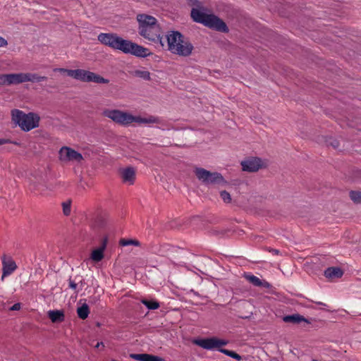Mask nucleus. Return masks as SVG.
Wrapping results in <instances>:
<instances>
[{
    "label": "nucleus",
    "mask_w": 361,
    "mask_h": 361,
    "mask_svg": "<svg viewBox=\"0 0 361 361\" xmlns=\"http://www.w3.org/2000/svg\"><path fill=\"white\" fill-rule=\"evenodd\" d=\"M7 143H11L17 146H20V143L17 141H12L9 139H5V138H0V145L7 144Z\"/></svg>",
    "instance_id": "obj_35"
},
{
    "label": "nucleus",
    "mask_w": 361,
    "mask_h": 361,
    "mask_svg": "<svg viewBox=\"0 0 361 361\" xmlns=\"http://www.w3.org/2000/svg\"><path fill=\"white\" fill-rule=\"evenodd\" d=\"M269 286H270L269 283H268L267 281H262V285L261 287L269 288Z\"/></svg>",
    "instance_id": "obj_42"
},
{
    "label": "nucleus",
    "mask_w": 361,
    "mask_h": 361,
    "mask_svg": "<svg viewBox=\"0 0 361 361\" xmlns=\"http://www.w3.org/2000/svg\"><path fill=\"white\" fill-rule=\"evenodd\" d=\"M220 197L226 203H229L231 202V195L226 190H222L220 192Z\"/></svg>",
    "instance_id": "obj_33"
},
{
    "label": "nucleus",
    "mask_w": 361,
    "mask_h": 361,
    "mask_svg": "<svg viewBox=\"0 0 361 361\" xmlns=\"http://www.w3.org/2000/svg\"><path fill=\"white\" fill-rule=\"evenodd\" d=\"M60 159L70 161H76L80 162L83 159L82 155L69 147H63L59 151Z\"/></svg>",
    "instance_id": "obj_9"
},
{
    "label": "nucleus",
    "mask_w": 361,
    "mask_h": 361,
    "mask_svg": "<svg viewBox=\"0 0 361 361\" xmlns=\"http://www.w3.org/2000/svg\"><path fill=\"white\" fill-rule=\"evenodd\" d=\"M146 361H166V360H165V359H164L159 356L147 353Z\"/></svg>",
    "instance_id": "obj_34"
},
{
    "label": "nucleus",
    "mask_w": 361,
    "mask_h": 361,
    "mask_svg": "<svg viewBox=\"0 0 361 361\" xmlns=\"http://www.w3.org/2000/svg\"><path fill=\"white\" fill-rule=\"evenodd\" d=\"M132 75L147 81L151 80L150 73L148 71L135 70L132 72Z\"/></svg>",
    "instance_id": "obj_24"
},
{
    "label": "nucleus",
    "mask_w": 361,
    "mask_h": 361,
    "mask_svg": "<svg viewBox=\"0 0 361 361\" xmlns=\"http://www.w3.org/2000/svg\"><path fill=\"white\" fill-rule=\"evenodd\" d=\"M38 79H39V82H42V81H46V80H47V79H48V78H47V77H46V76H39V75Z\"/></svg>",
    "instance_id": "obj_41"
},
{
    "label": "nucleus",
    "mask_w": 361,
    "mask_h": 361,
    "mask_svg": "<svg viewBox=\"0 0 361 361\" xmlns=\"http://www.w3.org/2000/svg\"><path fill=\"white\" fill-rule=\"evenodd\" d=\"M219 351L224 353V355H226L227 356H229L236 360H240L242 359V357L238 354L236 352L230 350L226 348H219Z\"/></svg>",
    "instance_id": "obj_27"
},
{
    "label": "nucleus",
    "mask_w": 361,
    "mask_h": 361,
    "mask_svg": "<svg viewBox=\"0 0 361 361\" xmlns=\"http://www.w3.org/2000/svg\"><path fill=\"white\" fill-rule=\"evenodd\" d=\"M20 309V303H19V302L15 303L13 305H12L10 307V310H12V311L19 310Z\"/></svg>",
    "instance_id": "obj_38"
},
{
    "label": "nucleus",
    "mask_w": 361,
    "mask_h": 361,
    "mask_svg": "<svg viewBox=\"0 0 361 361\" xmlns=\"http://www.w3.org/2000/svg\"><path fill=\"white\" fill-rule=\"evenodd\" d=\"M2 264H3L2 279L4 276L11 274L12 272H13L17 269L16 264L14 261L9 260L8 262H6L5 260V255H4V257H3Z\"/></svg>",
    "instance_id": "obj_19"
},
{
    "label": "nucleus",
    "mask_w": 361,
    "mask_h": 361,
    "mask_svg": "<svg viewBox=\"0 0 361 361\" xmlns=\"http://www.w3.org/2000/svg\"><path fill=\"white\" fill-rule=\"evenodd\" d=\"M168 49L172 54L180 56H188L194 49L192 44L179 31H171L166 36Z\"/></svg>",
    "instance_id": "obj_3"
},
{
    "label": "nucleus",
    "mask_w": 361,
    "mask_h": 361,
    "mask_svg": "<svg viewBox=\"0 0 361 361\" xmlns=\"http://www.w3.org/2000/svg\"><path fill=\"white\" fill-rule=\"evenodd\" d=\"M312 361H317V360H312Z\"/></svg>",
    "instance_id": "obj_47"
},
{
    "label": "nucleus",
    "mask_w": 361,
    "mask_h": 361,
    "mask_svg": "<svg viewBox=\"0 0 361 361\" xmlns=\"http://www.w3.org/2000/svg\"><path fill=\"white\" fill-rule=\"evenodd\" d=\"M121 176L124 183L133 185L135 180V170L133 167H127L121 171Z\"/></svg>",
    "instance_id": "obj_15"
},
{
    "label": "nucleus",
    "mask_w": 361,
    "mask_h": 361,
    "mask_svg": "<svg viewBox=\"0 0 361 361\" xmlns=\"http://www.w3.org/2000/svg\"><path fill=\"white\" fill-rule=\"evenodd\" d=\"M0 85H7L6 74H0Z\"/></svg>",
    "instance_id": "obj_37"
},
{
    "label": "nucleus",
    "mask_w": 361,
    "mask_h": 361,
    "mask_svg": "<svg viewBox=\"0 0 361 361\" xmlns=\"http://www.w3.org/2000/svg\"><path fill=\"white\" fill-rule=\"evenodd\" d=\"M212 14H207L202 11L200 9L192 8L190 16L194 22L201 23L207 26Z\"/></svg>",
    "instance_id": "obj_11"
},
{
    "label": "nucleus",
    "mask_w": 361,
    "mask_h": 361,
    "mask_svg": "<svg viewBox=\"0 0 361 361\" xmlns=\"http://www.w3.org/2000/svg\"><path fill=\"white\" fill-rule=\"evenodd\" d=\"M12 121L18 126L22 130L28 132L39 126L40 118L33 112L25 114L19 109H13L11 111Z\"/></svg>",
    "instance_id": "obj_4"
},
{
    "label": "nucleus",
    "mask_w": 361,
    "mask_h": 361,
    "mask_svg": "<svg viewBox=\"0 0 361 361\" xmlns=\"http://www.w3.org/2000/svg\"><path fill=\"white\" fill-rule=\"evenodd\" d=\"M137 20L139 23L138 33L145 39L149 41L159 42L162 47L163 36L161 35V27L158 24L157 20L152 16L145 13L138 14Z\"/></svg>",
    "instance_id": "obj_1"
},
{
    "label": "nucleus",
    "mask_w": 361,
    "mask_h": 361,
    "mask_svg": "<svg viewBox=\"0 0 361 361\" xmlns=\"http://www.w3.org/2000/svg\"><path fill=\"white\" fill-rule=\"evenodd\" d=\"M48 317L53 323H60L65 319L63 310H49L48 312Z\"/></svg>",
    "instance_id": "obj_21"
},
{
    "label": "nucleus",
    "mask_w": 361,
    "mask_h": 361,
    "mask_svg": "<svg viewBox=\"0 0 361 361\" xmlns=\"http://www.w3.org/2000/svg\"><path fill=\"white\" fill-rule=\"evenodd\" d=\"M244 277L255 286L261 287L262 285V281L253 274L245 273Z\"/></svg>",
    "instance_id": "obj_23"
},
{
    "label": "nucleus",
    "mask_w": 361,
    "mask_h": 361,
    "mask_svg": "<svg viewBox=\"0 0 361 361\" xmlns=\"http://www.w3.org/2000/svg\"><path fill=\"white\" fill-rule=\"evenodd\" d=\"M68 286L70 288L76 290L78 288V283L75 281L72 280L71 277L68 279Z\"/></svg>",
    "instance_id": "obj_36"
},
{
    "label": "nucleus",
    "mask_w": 361,
    "mask_h": 361,
    "mask_svg": "<svg viewBox=\"0 0 361 361\" xmlns=\"http://www.w3.org/2000/svg\"><path fill=\"white\" fill-rule=\"evenodd\" d=\"M133 44V42L124 39L122 37H118V40L117 42L116 49L120 50L123 51L124 54H130Z\"/></svg>",
    "instance_id": "obj_18"
},
{
    "label": "nucleus",
    "mask_w": 361,
    "mask_h": 361,
    "mask_svg": "<svg viewBox=\"0 0 361 361\" xmlns=\"http://www.w3.org/2000/svg\"><path fill=\"white\" fill-rule=\"evenodd\" d=\"M243 171L254 173L263 167L261 158L257 157H249L240 163Z\"/></svg>",
    "instance_id": "obj_8"
},
{
    "label": "nucleus",
    "mask_w": 361,
    "mask_h": 361,
    "mask_svg": "<svg viewBox=\"0 0 361 361\" xmlns=\"http://www.w3.org/2000/svg\"><path fill=\"white\" fill-rule=\"evenodd\" d=\"M193 343L206 350H214L217 349L219 351V348H221V346L226 345L228 344V341L220 339L217 337H210L207 338H198L195 339Z\"/></svg>",
    "instance_id": "obj_7"
},
{
    "label": "nucleus",
    "mask_w": 361,
    "mask_h": 361,
    "mask_svg": "<svg viewBox=\"0 0 361 361\" xmlns=\"http://www.w3.org/2000/svg\"><path fill=\"white\" fill-rule=\"evenodd\" d=\"M102 115L121 126H128L133 122L145 124L160 123L161 122L159 118L154 116L142 118L140 116H133L128 112L118 109H105L103 111Z\"/></svg>",
    "instance_id": "obj_2"
},
{
    "label": "nucleus",
    "mask_w": 361,
    "mask_h": 361,
    "mask_svg": "<svg viewBox=\"0 0 361 361\" xmlns=\"http://www.w3.org/2000/svg\"><path fill=\"white\" fill-rule=\"evenodd\" d=\"M316 303H317V305H323V306H326V304H324V303H323V302H317Z\"/></svg>",
    "instance_id": "obj_44"
},
{
    "label": "nucleus",
    "mask_w": 361,
    "mask_h": 361,
    "mask_svg": "<svg viewBox=\"0 0 361 361\" xmlns=\"http://www.w3.org/2000/svg\"><path fill=\"white\" fill-rule=\"evenodd\" d=\"M241 317V318H248L249 317H247V316L243 317V316H242V317Z\"/></svg>",
    "instance_id": "obj_46"
},
{
    "label": "nucleus",
    "mask_w": 361,
    "mask_h": 361,
    "mask_svg": "<svg viewBox=\"0 0 361 361\" xmlns=\"http://www.w3.org/2000/svg\"><path fill=\"white\" fill-rule=\"evenodd\" d=\"M98 40L102 44L116 49L118 40V36H117L116 34L113 33H100L98 35Z\"/></svg>",
    "instance_id": "obj_12"
},
{
    "label": "nucleus",
    "mask_w": 361,
    "mask_h": 361,
    "mask_svg": "<svg viewBox=\"0 0 361 361\" xmlns=\"http://www.w3.org/2000/svg\"><path fill=\"white\" fill-rule=\"evenodd\" d=\"M130 54L140 58H145L152 54L149 49L139 45L135 42L131 48Z\"/></svg>",
    "instance_id": "obj_14"
},
{
    "label": "nucleus",
    "mask_w": 361,
    "mask_h": 361,
    "mask_svg": "<svg viewBox=\"0 0 361 361\" xmlns=\"http://www.w3.org/2000/svg\"><path fill=\"white\" fill-rule=\"evenodd\" d=\"M54 71L60 73H66L69 77L82 82H93L97 84H108L109 82V80L103 78L100 75L84 69L71 70L59 68H55Z\"/></svg>",
    "instance_id": "obj_5"
},
{
    "label": "nucleus",
    "mask_w": 361,
    "mask_h": 361,
    "mask_svg": "<svg viewBox=\"0 0 361 361\" xmlns=\"http://www.w3.org/2000/svg\"><path fill=\"white\" fill-rule=\"evenodd\" d=\"M269 252H271L274 255H279L280 253V251L279 250L274 249V248H270L269 250Z\"/></svg>",
    "instance_id": "obj_40"
},
{
    "label": "nucleus",
    "mask_w": 361,
    "mask_h": 361,
    "mask_svg": "<svg viewBox=\"0 0 361 361\" xmlns=\"http://www.w3.org/2000/svg\"><path fill=\"white\" fill-rule=\"evenodd\" d=\"M107 240V237H104L102 239L101 246L92 250L90 257L93 261L98 262L102 260L104 258V251L106 247Z\"/></svg>",
    "instance_id": "obj_13"
},
{
    "label": "nucleus",
    "mask_w": 361,
    "mask_h": 361,
    "mask_svg": "<svg viewBox=\"0 0 361 361\" xmlns=\"http://www.w3.org/2000/svg\"><path fill=\"white\" fill-rule=\"evenodd\" d=\"M283 321L286 323H292V324H300L302 322H304L307 324H310L311 322L299 314H293L290 315H286L283 317Z\"/></svg>",
    "instance_id": "obj_17"
},
{
    "label": "nucleus",
    "mask_w": 361,
    "mask_h": 361,
    "mask_svg": "<svg viewBox=\"0 0 361 361\" xmlns=\"http://www.w3.org/2000/svg\"><path fill=\"white\" fill-rule=\"evenodd\" d=\"M206 27L223 33H228L229 32V28L226 23L219 17L214 14L212 15Z\"/></svg>",
    "instance_id": "obj_10"
},
{
    "label": "nucleus",
    "mask_w": 361,
    "mask_h": 361,
    "mask_svg": "<svg viewBox=\"0 0 361 361\" xmlns=\"http://www.w3.org/2000/svg\"><path fill=\"white\" fill-rule=\"evenodd\" d=\"M194 173L196 178L204 185H219L221 186L228 185V182L219 172H212L204 168L195 167Z\"/></svg>",
    "instance_id": "obj_6"
},
{
    "label": "nucleus",
    "mask_w": 361,
    "mask_h": 361,
    "mask_svg": "<svg viewBox=\"0 0 361 361\" xmlns=\"http://www.w3.org/2000/svg\"><path fill=\"white\" fill-rule=\"evenodd\" d=\"M142 303L145 305L149 310H154L159 307V303L154 300H142Z\"/></svg>",
    "instance_id": "obj_25"
},
{
    "label": "nucleus",
    "mask_w": 361,
    "mask_h": 361,
    "mask_svg": "<svg viewBox=\"0 0 361 361\" xmlns=\"http://www.w3.org/2000/svg\"><path fill=\"white\" fill-rule=\"evenodd\" d=\"M100 346H102L103 348L104 347V344L103 342H98L95 346V348H99Z\"/></svg>",
    "instance_id": "obj_43"
},
{
    "label": "nucleus",
    "mask_w": 361,
    "mask_h": 361,
    "mask_svg": "<svg viewBox=\"0 0 361 361\" xmlns=\"http://www.w3.org/2000/svg\"><path fill=\"white\" fill-rule=\"evenodd\" d=\"M343 275V271L338 267H328L324 271V276L327 279H339Z\"/></svg>",
    "instance_id": "obj_20"
},
{
    "label": "nucleus",
    "mask_w": 361,
    "mask_h": 361,
    "mask_svg": "<svg viewBox=\"0 0 361 361\" xmlns=\"http://www.w3.org/2000/svg\"><path fill=\"white\" fill-rule=\"evenodd\" d=\"M147 356V353H140V354H136V353H130L129 355V357L131 359L137 360V361H146Z\"/></svg>",
    "instance_id": "obj_31"
},
{
    "label": "nucleus",
    "mask_w": 361,
    "mask_h": 361,
    "mask_svg": "<svg viewBox=\"0 0 361 361\" xmlns=\"http://www.w3.org/2000/svg\"><path fill=\"white\" fill-rule=\"evenodd\" d=\"M349 197L355 204H361V192L357 190H350Z\"/></svg>",
    "instance_id": "obj_28"
},
{
    "label": "nucleus",
    "mask_w": 361,
    "mask_h": 361,
    "mask_svg": "<svg viewBox=\"0 0 361 361\" xmlns=\"http://www.w3.org/2000/svg\"><path fill=\"white\" fill-rule=\"evenodd\" d=\"M78 283H80L81 285H82L83 284V280L82 279L80 280V281Z\"/></svg>",
    "instance_id": "obj_45"
},
{
    "label": "nucleus",
    "mask_w": 361,
    "mask_h": 361,
    "mask_svg": "<svg viewBox=\"0 0 361 361\" xmlns=\"http://www.w3.org/2000/svg\"><path fill=\"white\" fill-rule=\"evenodd\" d=\"M7 44V41L4 37H0V47H6Z\"/></svg>",
    "instance_id": "obj_39"
},
{
    "label": "nucleus",
    "mask_w": 361,
    "mask_h": 361,
    "mask_svg": "<svg viewBox=\"0 0 361 361\" xmlns=\"http://www.w3.org/2000/svg\"><path fill=\"white\" fill-rule=\"evenodd\" d=\"M119 245L123 247L128 245L140 246V241L135 239L121 238L119 240Z\"/></svg>",
    "instance_id": "obj_26"
},
{
    "label": "nucleus",
    "mask_w": 361,
    "mask_h": 361,
    "mask_svg": "<svg viewBox=\"0 0 361 361\" xmlns=\"http://www.w3.org/2000/svg\"><path fill=\"white\" fill-rule=\"evenodd\" d=\"M39 75L36 73H25V82H39Z\"/></svg>",
    "instance_id": "obj_30"
},
{
    "label": "nucleus",
    "mask_w": 361,
    "mask_h": 361,
    "mask_svg": "<svg viewBox=\"0 0 361 361\" xmlns=\"http://www.w3.org/2000/svg\"><path fill=\"white\" fill-rule=\"evenodd\" d=\"M63 206V212L65 216H69L71 214V200H68L62 203Z\"/></svg>",
    "instance_id": "obj_32"
},
{
    "label": "nucleus",
    "mask_w": 361,
    "mask_h": 361,
    "mask_svg": "<svg viewBox=\"0 0 361 361\" xmlns=\"http://www.w3.org/2000/svg\"><path fill=\"white\" fill-rule=\"evenodd\" d=\"M7 85H18L25 82V73H9L6 74Z\"/></svg>",
    "instance_id": "obj_16"
},
{
    "label": "nucleus",
    "mask_w": 361,
    "mask_h": 361,
    "mask_svg": "<svg viewBox=\"0 0 361 361\" xmlns=\"http://www.w3.org/2000/svg\"><path fill=\"white\" fill-rule=\"evenodd\" d=\"M78 317L81 319H85L90 314V308L86 303L82 304L77 309Z\"/></svg>",
    "instance_id": "obj_22"
},
{
    "label": "nucleus",
    "mask_w": 361,
    "mask_h": 361,
    "mask_svg": "<svg viewBox=\"0 0 361 361\" xmlns=\"http://www.w3.org/2000/svg\"><path fill=\"white\" fill-rule=\"evenodd\" d=\"M325 142L326 145L331 146L335 149L339 147V141L332 137H326Z\"/></svg>",
    "instance_id": "obj_29"
}]
</instances>
